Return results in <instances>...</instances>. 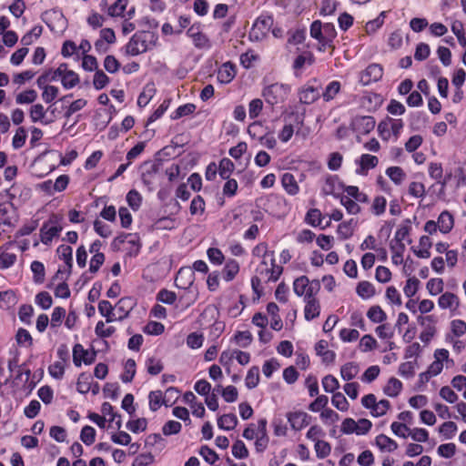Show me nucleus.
<instances>
[{
    "label": "nucleus",
    "instance_id": "nucleus-21",
    "mask_svg": "<svg viewBox=\"0 0 466 466\" xmlns=\"http://www.w3.org/2000/svg\"><path fill=\"white\" fill-rule=\"evenodd\" d=\"M56 253L58 258L64 261L65 268L63 271L66 274H69L71 272L72 265H73V249L71 247L66 245H60L57 249Z\"/></svg>",
    "mask_w": 466,
    "mask_h": 466
},
{
    "label": "nucleus",
    "instance_id": "nucleus-34",
    "mask_svg": "<svg viewBox=\"0 0 466 466\" xmlns=\"http://www.w3.org/2000/svg\"><path fill=\"white\" fill-rule=\"evenodd\" d=\"M317 354L322 357L323 361L329 363L335 359V352L328 350V342L320 340L317 343L315 348Z\"/></svg>",
    "mask_w": 466,
    "mask_h": 466
},
{
    "label": "nucleus",
    "instance_id": "nucleus-55",
    "mask_svg": "<svg viewBox=\"0 0 466 466\" xmlns=\"http://www.w3.org/2000/svg\"><path fill=\"white\" fill-rule=\"evenodd\" d=\"M386 12H381L378 17L375 19L369 21L365 25V30L367 34L370 35L375 33L384 23Z\"/></svg>",
    "mask_w": 466,
    "mask_h": 466
},
{
    "label": "nucleus",
    "instance_id": "nucleus-18",
    "mask_svg": "<svg viewBox=\"0 0 466 466\" xmlns=\"http://www.w3.org/2000/svg\"><path fill=\"white\" fill-rule=\"evenodd\" d=\"M438 305L441 309H449L451 312H456L460 306V299L455 294L445 292L440 296Z\"/></svg>",
    "mask_w": 466,
    "mask_h": 466
},
{
    "label": "nucleus",
    "instance_id": "nucleus-10",
    "mask_svg": "<svg viewBox=\"0 0 466 466\" xmlns=\"http://www.w3.org/2000/svg\"><path fill=\"white\" fill-rule=\"evenodd\" d=\"M200 23L193 24L187 31V35L192 40L194 46L198 49L208 50L211 48L209 37L202 32Z\"/></svg>",
    "mask_w": 466,
    "mask_h": 466
},
{
    "label": "nucleus",
    "instance_id": "nucleus-36",
    "mask_svg": "<svg viewBox=\"0 0 466 466\" xmlns=\"http://www.w3.org/2000/svg\"><path fill=\"white\" fill-rule=\"evenodd\" d=\"M30 118L33 123L40 122L42 124H48V121H45L46 109L41 104H35L30 108Z\"/></svg>",
    "mask_w": 466,
    "mask_h": 466
},
{
    "label": "nucleus",
    "instance_id": "nucleus-16",
    "mask_svg": "<svg viewBox=\"0 0 466 466\" xmlns=\"http://www.w3.org/2000/svg\"><path fill=\"white\" fill-rule=\"evenodd\" d=\"M287 419L292 430L298 431L309 424L310 417L304 411H293L287 414Z\"/></svg>",
    "mask_w": 466,
    "mask_h": 466
},
{
    "label": "nucleus",
    "instance_id": "nucleus-42",
    "mask_svg": "<svg viewBox=\"0 0 466 466\" xmlns=\"http://www.w3.org/2000/svg\"><path fill=\"white\" fill-rule=\"evenodd\" d=\"M36 98V91L34 89H27L16 95L15 102L18 105L32 104Z\"/></svg>",
    "mask_w": 466,
    "mask_h": 466
},
{
    "label": "nucleus",
    "instance_id": "nucleus-6",
    "mask_svg": "<svg viewBox=\"0 0 466 466\" xmlns=\"http://www.w3.org/2000/svg\"><path fill=\"white\" fill-rule=\"evenodd\" d=\"M320 289V283L318 279L309 280L306 276L297 278L293 282V291L303 300L318 295Z\"/></svg>",
    "mask_w": 466,
    "mask_h": 466
},
{
    "label": "nucleus",
    "instance_id": "nucleus-11",
    "mask_svg": "<svg viewBox=\"0 0 466 466\" xmlns=\"http://www.w3.org/2000/svg\"><path fill=\"white\" fill-rule=\"evenodd\" d=\"M62 229L63 228L59 225V218L56 216H52L40 229L42 243L46 245L49 244L53 238L59 235Z\"/></svg>",
    "mask_w": 466,
    "mask_h": 466
},
{
    "label": "nucleus",
    "instance_id": "nucleus-31",
    "mask_svg": "<svg viewBox=\"0 0 466 466\" xmlns=\"http://www.w3.org/2000/svg\"><path fill=\"white\" fill-rule=\"evenodd\" d=\"M127 5L128 0H116L108 7V15L111 17H125V11L127 10Z\"/></svg>",
    "mask_w": 466,
    "mask_h": 466
},
{
    "label": "nucleus",
    "instance_id": "nucleus-30",
    "mask_svg": "<svg viewBox=\"0 0 466 466\" xmlns=\"http://www.w3.org/2000/svg\"><path fill=\"white\" fill-rule=\"evenodd\" d=\"M99 313L106 318L107 323L116 321L115 308L107 300H101L98 303Z\"/></svg>",
    "mask_w": 466,
    "mask_h": 466
},
{
    "label": "nucleus",
    "instance_id": "nucleus-15",
    "mask_svg": "<svg viewBox=\"0 0 466 466\" xmlns=\"http://www.w3.org/2000/svg\"><path fill=\"white\" fill-rule=\"evenodd\" d=\"M96 353L89 351L81 344H76L73 348V360L76 365L80 366L82 363L90 364L94 361Z\"/></svg>",
    "mask_w": 466,
    "mask_h": 466
},
{
    "label": "nucleus",
    "instance_id": "nucleus-40",
    "mask_svg": "<svg viewBox=\"0 0 466 466\" xmlns=\"http://www.w3.org/2000/svg\"><path fill=\"white\" fill-rule=\"evenodd\" d=\"M386 175L390 180L396 184L400 185L406 178V174L402 168L399 167H390L386 169Z\"/></svg>",
    "mask_w": 466,
    "mask_h": 466
},
{
    "label": "nucleus",
    "instance_id": "nucleus-50",
    "mask_svg": "<svg viewBox=\"0 0 466 466\" xmlns=\"http://www.w3.org/2000/svg\"><path fill=\"white\" fill-rule=\"evenodd\" d=\"M234 168L233 162L228 158H223L219 162L218 166V173L221 178L228 179L229 176L231 175Z\"/></svg>",
    "mask_w": 466,
    "mask_h": 466
},
{
    "label": "nucleus",
    "instance_id": "nucleus-54",
    "mask_svg": "<svg viewBox=\"0 0 466 466\" xmlns=\"http://www.w3.org/2000/svg\"><path fill=\"white\" fill-rule=\"evenodd\" d=\"M205 201L201 196L195 197L190 204V214L192 216L202 215L205 211Z\"/></svg>",
    "mask_w": 466,
    "mask_h": 466
},
{
    "label": "nucleus",
    "instance_id": "nucleus-17",
    "mask_svg": "<svg viewBox=\"0 0 466 466\" xmlns=\"http://www.w3.org/2000/svg\"><path fill=\"white\" fill-rule=\"evenodd\" d=\"M136 303L132 298H122L115 306L116 321H121L128 317Z\"/></svg>",
    "mask_w": 466,
    "mask_h": 466
},
{
    "label": "nucleus",
    "instance_id": "nucleus-62",
    "mask_svg": "<svg viewBox=\"0 0 466 466\" xmlns=\"http://www.w3.org/2000/svg\"><path fill=\"white\" fill-rule=\"evenodd\" d=\"M332 405L339 410L346 411L349 409V402L345 396L340 392H336L331 398Z\"/></svg>",
    "mask_w": 466,
    "mask_h": 466
},
{
    "label": "nucleus",
    "instance_id": "nucleus-41",
    "mask_svg": "<svg viewBox=\"0 0 466 466\" xmlns=\"http://www.w3.org/2000/svg\"><path fill=\"white\" fill-rule=\"evenodd\" d=\"M357 294L363 299H370L375 294L374 287L368 281H361L357 286Z\"/></svg>",
    "mask_w": 466,
    "mask_h": 466
},
{
    "label": "nucleus",
    "instance_id": "nucleus-1",
    "mask_svg": "<svg viewBox=\"0 0 466 466\" xmlns=\"http://www.w3.org/2000/svg\"><path fill=\"white\" fill-rule=\"evenodd\" d=\"M310 36L319 42V50L325 52L328 48L333 47L332 44L337 36V31L333 24H322L316 20L310 25Z\"/></svg>",
    "mask_w": 466,
    "mask_h": 466
},
{
    "label": "nucleus",
    "instance_id": "nucleus-32",
    "mask_svg": "<svg viewBox=\"0 0 466 466\" xmlns=\"http://www.w3.org/2000/svg\"><path fill=\"white\" fill-rule=\"evenodd\" d=\"M238 424V418L233 413L224 414L218 419V426L224 431H231Z\"/></svg>",
    "mask_w": 466,
    "mask_h": 466
},
{
    "label": "nucleus",
    "instance_id": "nucleus-5",
    "mask_svg": "<svg viewBox=\"0 0 466 466\" xmlns=\"http://www.w3.org/2000/svg\"><path fill=\"white\" fill-rule=\"evenodd\" d=\"M152 34L147 31H138L133 35L128 43L126 45V53L135 56L147 51L151 43Z\"/></svg>",
    "mask_w": 466,
    "mask_h": 466
},
{
    "label": "nucleus",
    "instance_id": "nucleus-64",
    "mask_svg": "<svg viewBox=\"0 0 466 466\" xmlns=\"http://www.w3.org/2000/svg\"><path fill=\"white\" fill-rule=\"evenodd\" d=\"M41 410V404L36 400H32L24 409V414L28 419L35 418Z\"/></svg>",
    "mask_w": 466,
    "mask_h": 466
},
{
    "label": "nucleus",
    "instance_id": "nucleus-9",
    "mask_svg": "<svg viewBox=\"0 0 466 466\" xmlns=\"http://www.w3.org/2000/svg\"><path fill=\"white\" fill-rule=\"evenodd\" d=\"M452 363L449 351L445 349H438L434 352V360L430 365L427 374L430 377H435L442 371L444 367L448 368Z\"/></svg>",
    "mask_w": 466,
    "mask_h": 466
},
{
    "label": "nucleus",
    "instance_id": "nucleus-3",
    "mask_svg": "<svg viewBox=\"0 0 466 466\" xmlns=\"http://www.w3.org/2000/svg\"><path fill=\"white\" fill-rule=\"evenodd\" d=\"M257 276L252 279V285L256 282H275L282 274V267L276 264L275 258L262 259L256 269Z\"/></svg>",
    "mask_w": 466,
    "mask_h": 466
},
{
    "label": "nucleus",
    "instance_id": "nucleus-61",
    "mask_svg": "<svg viewBox=\"0 0 466 466\" xmlns=\"http://www.w3.org/2000/svg\"><path fill=\"white\" fill-rule=\"evenodd\" d=\"M367 316L372 322L375 323H380L386 319L385 312L379 306L371 307L369 309Z\"/></svg>",
    "mask_w": 466,
    "mask_h": 466
},
{
    "label": "nucleus",
    "instance_id": "nucleus-35",
    "mask_svg": "<svg viewBox=\"0 0 466 466\" xmlns=\"http://www.w3.org/2000/svg\"><path fill=\"white\" fill-rule=\"evenodd\" d=\"M149 408L152 411L157 410L162 404L167 406V400L164 399L161 390L151 391L148 396Z\"/></svg>",
    "mask_w": 466,
    "mask_h": 466
},
{
    "label": "nucleus",
    "instance_id": "nucleus-29",
    "mask_svg": "<svg viewBox=\"0 0 466 466\" xmlns=\"http://www.w3.org/2000/svg\"><path fill=\"white\" fill-rule=\"evenodd\" d=\"M102 415L107 419L110 424L115 423L116 427L119 430L121 428L120 416L114 411L113 406L109 402H104L101 406Z\"/></svg>",
    "mask_w": 466,
    "mask_h": 466
},
{
    "label": "nucleus",
    "instance_id": "nucleus-12",
    "mask_svg": "<svg viewBox=\"0 0 466 466\" xmlns=\"http://www.w3.org/2000/svg\"><path fill=\"white\" fill-rule=\"evenodd\" d=\"M355 164L357 166L356 174L367 176L370 169L378 166L379 158L370 154H362L360 157L355 159Z\"/></svg>",
    "mask_w": 466,
    "mask_h": 466
},
{
    "label": "nucleus",
    "instance_id": "nucleus-60",
    "mask_svg": "<svg viewBox=\"0 0 466 466\" xmlns=\"http://www.w3.org/2000/svg\"><path fill=\"white\" fill-rule=\"evenodd\" d=\"M437 452L442 458L451 459L456 453V445L452 442L441 444L438 447Z\"/></svg>",
    "mask_w": 466,
    "mask_h": 466
},
{
    "label": "nucleus",
    "instance_id": "nucleus-23",
    "mask_svg": "<svg viewBox=\"0 0 466 466\" xmlns=\"http://www.w3.org/2000/svg\"><path fill=\"white\" fill-rule=\"evenodd\" d=\"M236 76V67L230 62L224 63L218 71V79L222 84H228Z\"/></svg>",
    "mask_w": 466,
    "mask_h": 466
},
{
    "label": "nucleus",
    "instance_id": "nucleus-4",
    "mask_svg": "<svg viewBox=\"0 0 466 466\" xmlns=\"http://www.w3.org/2000/svg\"><path fill=\"white\" fill-rule=\"evenodd\" d=\"M407 237L408 225L404 222L396 231L394 238L390 241V249L392 252L391 258L392 262L396 265H401L404 262Z\"/></svg>",
    "mask_w": 466,
    "mask_h": 466
},
{
    "label": "nucleus",
    "instance_id": "nucleus-25",
    "mask_svg": "<svg viewBox=\"0 0 466 466\" xmlns=\"http://www.w3.org/2000/svg\"><path fill=\"white\" fill-rule=\"evenodd\" d=\"M375 445L381 452H392L398 448L396 441L384 434L375 438Z\"/></svg>",
    "mask_w": 466,
    "mask_h": 466
},
{
    "label": "nucleus",
    "instance_id": "nucleus-44",
    "mask_svg": "<svg viewBox=\"0 0 466 466\" xmlns=\"http://www.w3.org/2000/svg\"><path fill=\"white\" fill-rule=\"evenodd\" d=\"M96 430L88 425L82 428L80 432V440L87 446L92 445L96 441Z\"/></svg>",
    "mask_w": 466,
    "mask_h": 466
},
{
    "label": "nucleus",
    "instance_id": "nucleus-49",
    "mask_svg": "<svg viewBox=\"0 0 466 466\" xmlns=\"http://www.w3.org/2000/svg\"><path fill=\"white\" fill-rule=\"evenodd\" d=\"M66 317V309L62 307H56L53 309L51 319H50V326L51 328H58L61 326L63 319Z\"/></svg>",
    "mask_w": 466,
    "mask_h": 466
},
{
    "label": "nucleus",
    "instance_id": "nucleus-26",
    "mask_svg": "<svg viewBox=\"0 0 466 466\" xmlns=\"http://www.w3.org/2000/svg\"><path fill=\"white\" fill-rule=\"evenodd\" d=\"M432 242L430 237L422 236L420 238L419 245L413 248L414 253L420 258H428L431 257V248Z\"/></svg>",
    "mask_w": 466,
    "mask_h": 466
},
{
    "label": "nucleus",
    "instance_id": "nucleus-13",
    "mask_svg": "<svg viewBox=\"0 0 466 466\" xmlns=\"http://www.w3.org/2000/svg\"><path fill=\"white\" fill-rule=\"evenodd\" d=\"M382 75L383 69L381 66L379 64H371L361 72L360 81L363 86H368L379 81L382 77Z\"/></svg>",
    "mask_w": 466,
    "mask_h": 466
},
{
    "label": "nucleus",
    "instance_id": "nucleus-63",
    "mask_svg": "<svg viewBox=\"0 0 466 466\" xmlns=\"http://www.w3.org/2000/svg\"><path fill=\"white\" fill-rule=\"evenodd\" d=\"M147 421L146 419H137L133 420H129L127 423V429L132 431L133 433H139L144 431L147 429Z\"/></svg>",
    "mask_w": 466,
    "mask_h": 466
},
{
    "label": "nucleus",
    "instance_id": "nucleus-57",
    "mask_svg": "<svg viewBox=\"0 0 466 466\" xmlns=\"http://www.w3.org/2000/svg\"><path fill=\"white\" fill-rule=\"evenodd\" d=\"M443 280L439 278L431 279L426 285L429 293L432 296L440 294L443 290Z\"/></svg>",
    "mask_w": 466,
    "mask_h": 466
},
{
    "label": "nucleus",
    "instance_id": "nucleus-39",
    "mask_svg": "<svg viewBox=\"0 0 466 466\" xmlns=\"http://www.w3.org/2000/svg\"><path fill=\"white\" fill-rule=\"evenodd\" d=\"M314 451L316 457L319 460H323L331 453V445L328 441L320 440L314 443Z\"/></svg>",
    "mask_w": 466,
    "mask_h": 466
},
{
    "label": "nucleus",
    "instance_id": "nucleus-24",
    "mask_svg": "<svg viewBox=\"0 0 466 466\" xmlns=\"http://www.w3.org/2000/svg\"><path fill=\"white\" fill-rule=\"evenodd\" d=\"M319 96V91L311 86H303L299 93V101L306 105L314 103Z\"/></svg>",
    "mask_w": 466,
    "mask_h": 466
},
{
    "label": "nucleus",
    "instance_id": "nucleus-37",
    "mask_svg": "<svg viewBox=\"0 0 466 466\" xmlns=\"http://www.w3.org/2000/svg\"><path fill=\"white\" fill-rule=\"evenodd\" d=\"M458 427L453 421H445L439 427V433L444 440H451L457 433Z\"/></svg>",
    "mask_w": 466,
    "mask_h": 466
},
{
    "label": "nucleus",
    "instance_id": "nucleus-48",
    "mask_svg": "<svg viewBox=\"0 0 466 466\" xmlns=\"http://www.w3.org/2000/svg\"><path fill=\"white\" fill-rule=\"evenodd\" d=\"M268 442L269 438L267 430H263V431H260V433L258 432V437L255 440L254 442L256 451L258 453L264 452L268 446Z\"/></svg>",
    "mask_w": 466,
    "mask_h": 466
},
{
    "label": "nucleus",
    "instance_id": "nucleus-59",
    "mask_svg": "<svg viewBox=\"0 0 466 466\" xmlns=\"http://www.w3.org/2000/svg\"><path fill=\"white\" fill-rule=\"evenodd\" d=\"M61 83L66 89H71L79 83L78 75L75 71L70 70L61 79Z\"/></svg>",
    "mask_w": 466,
    "mask_h": 466
},
{
    "label": "nucleus",
    "instance_id": "nucleus-8",
    "mask_svg": "<svg viewBox=\"0 0 466 466\" xmlns=\"http://www.w3.org/2000/svg\"><path fill=\"white\" fill-rule=\"evenodd\" d=\"M273 25V17L268 14L260 15L254 22L249 35L251 39L259 41L270 31Z\"/></svg>",
    "mask_w": 466,
    "mask_h": 466
},
{
    "label": "nucleus",
    "instance_id": "nucleus-47",
    "mask_svg": "<svg viewBox=\"0 0 466 466\" xmlns=\"http://www.w3.org/2000/svg\"><path fill=\"white\" fill-rule=\"evenodd\" d=\"M360 372V367L357 363L349 362L341 367L340 373L342 379H354Z\"/></svg>",
    "mask_w": 466,
    "mask_h": 466
},
{
    "label": "nucleus",
    "instance_id": "nucleus-7",
    "mask_svg": "<svg viewBox=\"0 0 466 466\" xmlns=\"http://www.w3.org/2000/svg\"><path fill=\"white\" fill-rule=\"evenodd\" d=\"M112 245L118 249L123 246L129 256H137L141 248L139 237L130 233L119 235L113 240Z\"/></svg>",
    "mask_w": 466,
    "mask_h": 466
},
{
    "label": "nucleus",
    "instance_id": "nucleus-27",
    "mask_svg": "<svg viewBox=\"0 0 466 466\" xmlns=\"http://www.w3.org/2000/svg\"><path fill=\"white\" fill-rule=\"evenodd\" d=\"M281 184L285 191L290 196H296L299 192V187L295 177L290 173H285L281 177Z\"/></svg>",
    "mask_w": 466,
    "mask_h": 466
},
{
    "label": "nucleus",
    "instance_id": "nucleus-52",
    "mask_svg": "<svg viewBox=\"0 0 466 466\" xmlns=\"http://www.w3.org/2000/svg\"><path fill=\"white\" fill-rule=\"evenodd\" d=\"M263 109V101L260 98H254L248 103V116L250 119L257 118Z\"/></svg>",
    "mask_w": 466,
    "mask_h": 466
},
{
    "label": "nucleus",
    "instance_id": "nucleus-51",
    "mask_svg": "<svg viewBox=\"0 0 466 466\" xmlns=\"http://www.w3.org/2000/svg\"><path fill=\"white\" fill-rule=\"evenodd\" d=\"M232 455L237 459H246L248 457V450L242 441H237L232 445Z\"/></svg>",
    "mask_w": 466,
    "mask_h": 466
},
{
    "label": "nucleus",
    "instance_id": "nucleus-14",
    "mask_svg": "<svg viewBox=\"0 0 466 466\" xmlns=\"http://www.w3.org/2000/svg\"><path fill=\"white\" fill-rule=\"evenodd\" d=\"M15 245V241H8L0 247V269H7L15 265L16 261V255L10 252V249Z\"/></svg>",
    "mask_w": 466,
    "mask_h": 466
},
{
    "label": "nucleus",
    "instance_id": "nucleus-20",
    "mask_svg": "<svg viewBox=\"0 0 466 466\" xmlns=\"http://www.w3.org/2000/svg\"><path fill=\"white\" fill-rule=\"evenodd\" d=\"M267 423L266 419H259L256 424H248L244 430L242 436L248 441L256 440L258 437V432L260 433L263 430H267Z\"/></svg>",
    "mask_w": 466,
    "mask_h": 466
},
{
    "label": "nucleus",
    "instance_id": "nucleus-38",
    "mask_svg": "<svg viewBox=\"0 0 466 466\" xmlns=\"http://www.w3.org/2000/svg\"><path fill=\"white\" fill-rule=\"evenodd\" d=\"M357 222L351 218L349 221L342 222L339 225L337 233L342 239H347L352 236Z\"/></svg>",
    "mask_w": 466,
    "mask_h": 466
},
{
    "label": "nucleus",
    "instance_id": "nucleus-22",
    "mask_svg": "<svg viewBox=\"0 0 466 466\" xmlns=\"http://www.w3.org/2000/svg\"><path fill=\"white\" fill-rule=\"evenodd\" d=\"M437 224L442 234H448L454 227V217L448 210H444L439 215Z\"/></svg>",
    "mask_w": 466,
    "mask_h": 466
},
{
    "label": "nucleus",
    "instance_id": "nucleus-2",
    "mask_svg": "<svg viewBox=\"0 0 466 466\" xmlns=\"http://www.w3.org/2000/svg\"><path fill=\"white\" fill-rule=\"evenodd\" d=\"M290 91L291 87L289 85L276 82L264 85L261 96L268 106H274L285 103Z\"/></svg>",
    "mask_w": 466,
    "mask_h": 466
},
{
    "label": "nucleus",
    "instance_id": "nucleus-19",
    "mask_svg": "<svg viewBox=\"0 0 466 466\" xmlns=\"http://www.w3.org/2000/svg\"><path fill=\"white\" fill-rule=\"evenodd\" d=\"M305 303L304 307V318L306 320L310 321L318 318L320 314V303L317 296L303 300Z\"/></svg>",
    "mask_w": 466,
    "mask_h": 466
},
{
    "label": "nucleus",
    "instance_id": "nucleus-33",
    "mask_svg": "<svg viewBox=\"0 0 466 466\" xmlns=\"http://www.w3.org/2000/svg\"><path fill=\"white\" fill-rule=\"evenodd\" d=\"M341 85L339 81L333 80L329 82L322 92L324 101L329 102L333 100L339 93Z\"/></svg>",
    "mask_w": 466,
    "mask_h": 466
},
{
    "label": "nucleus",
    "instance_id": "nucleus-58",
    "mask_svg": "<svg viewBox=\"0 0 466 466\" xmlns=\"http://www.w3.org/2000/svg\"><path fill=\"white\" fill-rule=\"evenodd\" d=\"M306 222L312 227H318L321 225L322 215L320 210L317 208H311L307 212Z\"/></svg>",
    "mask_w": 466,
    "mask_h": 466
},
{
    "label": "nucleus",
    "instance_id": "nucleus-43",
    "mask_svg": "<svg viewBox=\"0 0 466 466\" xmlns=\"http://www.w3.org/2000/svg\"><path fill=\"white\" fill-rule=\"evenodd\" d=\"M451 336L460 338L466 334V322L462 319H453L450 324Z\"/></svg>",
    "mask_w": 466,
    "mask_h": 466
},
{
    "label": "nucleus",
    "instance_id": "nucleus-28",
    "mask_svg": "<svg viewBox=\"0 0 466 466\" xmlns=\"http://www.w3.org/2000/svg\"><path fill=\"white\" fill-rule=\"evenodd\" d=\"M239 272V264L235 259H229L226 262L222 269V279L229 282L233 280Z\"/></svg>",
    "mask_w": 466,
    "mask_h": 466
},
{
    "label": "nucleus",
    "instance_id": "nucleus-46",
    "mask_svg": "<svg viewBox=\"0 0 466 466\" xmlns=\"http://www.w3.org/2000/svg\"><path fill=\"white\" fill-rule=\"evenodd\" d=\"M319 416L322 422L328 426L335 425L339 420V415L336 411L329 408L324 409L320 412Z\"/></svg>",
    "mask_w": 466,
    "mask_h": 466
},
{
    "label": "nucleus",
    "instance_id": "nucleus-53",
    "mask_svg": "<svg viewBox=\"0 0 466 466\" xmlns=\"http://www.w3.org/2000/svg\"><path fill=\"white\" fill-rule=\"evenodd\" d=\"M103 41L107 44H114L116 42V35L112 28H103L100 31V39L96 42V47L98 48L103 44Z\"/></svg>",
    "mask_w": 466,
    "mask_h": 466
},
{
    "label": "nucleus",
    "instance_id": "nucleus-45",
    "mask_svg": "<svg viewBox=\"0 0 466 466\" xmlns=\"http://www.w3.org/2000/svg\"><path fill=\"white\" fill-rule=\"evenodd\" d=\"M252 334L248 330L238 331L233 338L235 343L242 348L249 346L252 342Z\"/></svg>",
    "mask_w": 466,
    "mask_h": 466
},
{
    "label": "nucleus",
    "instance_id": "nucleus-56",
    "mask_svg": "<svg viewBox=\"0 0 466 466\" xmlns=\"http://www.w3.org/2000/svg\"><path fill=\"white\" fill-rule=\"evenodd\" d=\"M35 304L43 309H48L53 304L51 295L46 291L39 292L35 296Z\"/></svg>",
    "mask_w": 466,
    "mask_h": 466
}]
</instances>
